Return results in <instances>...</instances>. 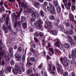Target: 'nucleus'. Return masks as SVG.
<instances>
[{
  "label": "nucleus",
  "instance_id": "nucleus-2",
  "mask_svg": "<svg viewBox=\"0 0 76 76\" xmlns=\"http://www.w3.org/2000/svg\"><path fill=\"white\" fill-rule=\"evenodd\" d=\"M72 51L71 56L72 60L71 61V64H73L75 61V60L76 57V48L74 49H72Z\"/></svg>",
  "mask_w": 76,
  "mask_h": 76
},
{
  "label": "nucleus",
  "instance_id": "nucleus-62",
  "mask_svg": "<svg viewBox=\"0 0 76 76\" xmlns=\"http://www.w3.org/2000/svg\"><path fill=\"white\" fill-rule=\"evenodd\" d=\"M15 58H18V57H19V55L17 53L15 54Z\"/></svg>",
  "mask_w": 76,
  "mask_h": 76
},
{
  "label": "nucleus",
  "instance_id": "nucleus-52",
  "mask_svg": "<svg viewBox=\"0 0 76 76\" xmlns=\"http://www.w3.org/2000/svg\"><path fill=\"white\" fill-rule=\"evenodd\" d=\"M65 24L66 26H67L68 27H69V26H70V23H69L68 22L65 23Z\"/></svg>",
  "mask_w": 76,
  "mask_h": 76
},
{
  "label": "nucleus",
  "instance_id": "nucleus-22",
  "mask_svg": "<svg viewBox=\"0 0 76 76\" xmlns=\"http://www.w3.org/2000/svg\"><path fill=\"white\" fill-rule=\"evenodd\" d=\"M51 32L52 34V35H57V31L56 30H53L51 31Z\"/></svg>",
  "mask_w": 76,
  "mask_h": 76
},
{
  "label": "nucleus",
  "instance_id": "nucleus-4",
  "mask_svg": "<svg viewBox=\"0 0 76 76\" xmlns=\"http://www.w3.org/2000/svg\"><path fill=\"white\" fill-rule=\"evenodd\" d=\"M15 69H12V72L14 73L15 75H17V72L19 74H21V71L20 70V67L18 66V63H16L15 66Z\"/></svg>",
  "mask_w": 76,
  "mask_h": 76
},
{
  "label": "nucleus",
  "instance_id": "nucleus-15",
  "mask_svg": "<svg viewBox=\"0 0 76 76\" xmlns=\"http://www.w3.org/2000/svg\"><path fill=\"white\" fill-rule=\"evenodd\" d=\"M49 55L50 56H52L54 54V49L53 48H50L49 49Z\"/></svg>",
  "mask_w": 76,
  "mask_h": 76
},
{
  "label": "nucleus",
  "instance_id": "nucleus-34",
  "mask_svg": "<svg viewBox=\"0 0 76 76\" xmlns=\"http://www.w3.org/2000/svg\"><path fill=\"white\" fill-rule=\"evenodd\" d=\"M49 19L50 20H55V18H54V16L53 15H50L48 17Z\"/></svg>",
  "mask_w": 76,
  "mask_h": 76
},
{
  "label": "nucleus",
  "instance_id": "nucleus-30",
  "mask_svg": "<svg viewBox=\"0 0 76 76\" xmlns=\"http://www.w3.org/2000/svg\"><path fill=\"white\" fill-rule=\"evenodd\" d=\"M64 47L66 48H70V45L67 43H65L64 45Z\"/></svg>",
  "mask_w": 76,
  "mask_h": 76
},
{
  "label": "nucleus",
  "instance_id": "nucleus-25",
  "mask_svg": "<svg viewBox=\"0 0 76 76\" xmlns=\"http://www.w3.org/2000/svg\"><path fill=\"white\" fill-rule=\"evenodd\" d=\"M10 20V19H9V17L8 16H7L6 18V21L4 23L5 25H7V26L8 25V22Z\"/></svg>",
  "mask_w": 76,
  "mask_h": 76
},
{
  "label": "nucleus",
  "instance_id": "nucleus-55",
  "mask_svg": "<svg viewBox=\"0 0 76 76\" xmlns=\"http://www.w3.org/2000/svg\"><path fill=\"white\" fill-rule=\"evenodd\" d=\"M10 63L11 65H14L15 64V61L13 60H12L10 61Z\"/></svg>",
  "mask_w": 76,
  "mask_h": 76
},
{
  "label": "nucleus",
  "instance_id": "nucleus-45",
  "mask_svg": "<svg viewBox=\"0 0 76 76\" xmlns=\"http://www.w3.org/2000/svg\"><path fill=\"white\" fill-rule=\"evenodd\" d=\"M1 10H2L3 11H4V10H5V9L4 8V7L3 6H1V8H0V12H1V13H2V12H1Z\"/></svg>",
  "mask_w": 76,
  "mask_h": 76
},
{
  "label": "nucleus",
  "instance_id": "nucleus-64",
  "mask_svg": "<svg viewBox=\"0 0 76 76\" xmlns=\"http://www.w3.org/2000/svg\"><path fill=\"white\" fill-rule=\"evenodd\" d=\"M33 28L30 27L29 28V31H30V32H33Z\"/></svg>",
  "mask_w": 76,
  "mask_h": 76
},
{
  "label": "nucleus",
  "instance_id": "nucleus-10",
  "mask_svg": "<svg viewBox=\"0 0 76 76\" xmlns=\"http://www.w3.org/2000/svg\"><path fill=\"white\" fill-rule=\"evenodd\" d=\"M18 2L19 6H20L21 5V7H24V9L26 8L27 6L26 5V4L24 3V2H23L22 4L20 2V0H16Z\"/></svg>",
  "mask_w": 76,
  "mask_h": 76
},
{
  "label": "nucleus",
  "instance_id": "nucleus-42",
  "mask_svg": "<svg viewBox=\"0 0 76 76\" xmlns=\"http://www.w3.org/2000/svg\"><path fill=\"white\" fill-rule=\"evenodd\" d=\"M26 24L25 23H23L22 25V27L24 29H25V28H26Z\"/></svg>",
  "mask_w": 76,
  "mask_h": 76
},
{
  "label": "nucleus",
  "instance_id": "nucleus-53",
  "mask_svg": "<svg viewBox=\"0 0 76 76\" xmlns=\"http://www.w3.org/2000/svg\"><path fill=\"white\" fill-rule=\"evenodd\" d=\"M21 20L22 22H24L25 20V18L23 16H22L21 17Z\"/></svg>",
  "mask_w": 76,
  "mask_h": 76
},
{
  "label": "nucleus",
  "instance_id": "nucleus-39",
  "mask_svg": "<svg viewBox=\"0 0 76 76\" xmlns=\"http://www.w3.org/2000/svg\"><path fill=\"white\" fill-rule=\"evenodd\" d=\"M31 65H32V64H31V62H27L26 64V66L27 67H29Z\"/></svg>",
  "mask_w": 76,
  "mask_h": 76
},
{
  "label": "nucleus",
  "instance_id": "nucleus-12",
  "mask_svg": "<svg viewBox=\"0 0 76 76\" xmlns=\"http://www.w3.org/2000/svg\"><path fill=\"white\" fill-rule=\"evenodd\" d=\"M56 40L57 41L54 43L55 45H56V47L59 48V47H60V45L61 44V42L60 40L58 39H56Z\"/></svg>",
  "mask_w": 76,
  "mask_h": 76
},
{
  "label": "nucleus",
  "instance_id": "nucleus-19",
  "mask_svg": "<svg viewBox=\"0 0 76 76\" xmlns=\"http://www.w3.org/2000/svg\"><path fill=\"white\" fill-rule=\"evenodd\" d=\"M8 29L9 31H11L12 28H11V27L10 26V25L8 26L7 27V29H5L4 30L5 33H7V32H8V30H7Z\"/></svg>",
  "mask_w": 76,
  "mask_h": 76
},
{
  "label": "nucleus",
  "instance_id": "nucleus-57",
  "mask_svg": "<svg viewBox=\"0 0 76 76\" xmlns=\"http://www.w3.org/2000/svg\"><path fill=\"white\" fill-rule=\"evenodd\" d=\"M20 70L21 74L22 73V72H24L25 71V68L23 67H22L21 68H20Z\"/></svg>",
  "mask_w": 76,
  "mask_h": 76
},
{
  "label": "nucleus",
  "instance_id": "nucleus-3",
  "mask_svg": "<svg viewBox=\"0 0 76 76\" xmlns=\"http://www.w3.org/2000/svg\"><path fill=\"white\" fill-rule=\"evenodd\" d=\"M51 64H48V72H50V74H52V75H55L56 74V72H55V71L56 70V66H53L52 68V70L53 71L51 70Z\"/></svg>",
  "mask_w": 76,
  "mask_h": 76
},
{
  "label": "nucleus",
  "instance_id": "nucleus-36",
  "mask_svg": "<svg viewBox=\"0 0 76 76\" xmlns=\"http://www.w3.org/2000/svg\"><path fill=\"white\" fill-rule=\"evenodd\" d=\"M56 67L57 68L58 67H61V65H60L59 63H58V62H56Z\"/></svg>",
  "mask_w": 76,
  "mask_h": 76
},
{
  "label": "nucleus",
  "instance_id": "nucleus-50",
  "mask_svg": "<svg viewBox=\"0 0 76 76\" xmlns=\"http://www.w3.org/2000/svg\"><path fill=\"white\" fill-rule=\"evenodd\" d=\"M16 31L15 30H12V33L13 35H15V34H16Z\"/></svg>",
  "mask_w": 76,
  "mask_h": 76
},
{
  "label": "nucleus",
  "instance_id": "nucleus-18",
  "mask_svg": "<svg viewBox=\"0 0 76 76\" xmlns=\"http://www.w3.org/2000/svg\"><path fill=\"white\" fill-rule=\"evenodd\" d=\"M35 25H36V28H37V27L39 29H41L42 27V25L38 23H35Z\"/></svg>",
  "mask_w": 76,
  "mask_h": 76
},
{
  "label": "nucleus",
  "instance_id": "nucleus-27",
  "mask_svg": "<svg viewBox=\"0 0 76 76\" xmlns=\"http://www.w3.org/2000/svg\"><path fill=\"white\" fill-rule=\"evenodd\" d=\"M59 28H60L62 32H65V31H66V30H65L64 28V26L62 25H60L59 26Z\"/></svg>",
  "mask_w": 76,
  "mask_h": 76
},
{
  "label": "nucleus",
  "instance_id": "nucleus-59",
  "mask_svg": "<svg viewBox=\"0 0 76 76\" xmlns=\"http://www.w3.org/2000/svg\"><path fill=\"white\" fill-rule=\"evenodd\" d=\"M41 7L43 9H44V10L46 9V7H45V6H44V5L43 4H42Z\"/></svg>",
  "mask_w": 76,
  "mask_h": 76
},
{
  "label": "nucleus",
  "instance_id": "nucleus-60",
  "mask_svg": "<svg viewBox=\"0 0 76 76\" xmlns=\"http://www.w3.org/2000/svg\"><path fill=\"white\" fill-rule=\"evenodd\" d=\"M25 60V55H23L22 56V61H24Z\"/></svg>",
  "mask_w": 76,
  "mask_h": 76
},
{
  "label": "nucleus",
  "instance_id": "nucleus-8",
  "mask_svg": "<svg viewBox=\"0 0 76 76\" xmlns=\"http://www.w3.org/2000/svg\"><path fill=\"white\" fill-rule=\"evenodd\" d=\"M30 45L31 46V48L30 49V51L32 52V53H36L37 51L35 49H33V48H35L36 46L35 44L34 43V41H31Z\"/></svg>",
  "mask_w": 76,
  "mask_h": 76
},
{
  "label": "nucleus",
  "instance_id": "nucleus-16",
  "mask_svg": "<svg viewBox=\"0 0 76 76\" xmlns=\"http://www.w3.org/2000/svg\"><path fill=\"white\" fill-rule=\"evenodd\" d=\"M46 24L49 27L50 29L51 30L53 29V24L50 21L46 22Z\"/></svg>",
  "mask_w": 76,
  "mask_h": 76
},
{
  "label": "nucleus",
  "instance_id": "nucleus-33",
  "mask_svg": "<svg viewBox=\"0 0 76 76\" xmlns=\"http://www.w3.org/2000/svg\"><path fill=\"white\" fill-rule=\"evenodd\" d=\"M63 60H64V61H67L69 63L70 62V60H69L68 59H67V57L66 56H64L63 57Z\"/></svg>",
  "mask_w": 76,
  "mask_h": 76
},
{
  "label": "nucleus",
  "instance_id": "nucleus-24",
  "mask_svg": "<svg viewBox=\"0 0 76 76\" xmlns=\"http://www.w3.org/2000/svg\"><path fill=\"white\" fill-rule=\"evenodd\" d=\"M69 18L71 20H73L74 19V16L72 14H70L69 15Z\"/></svg>",
  "mask_w": 76,
  "mask_h": 76
},
{
  "label": "nucleus",
  "instance_id": "nucleus-32",
  "mask_svg": "<svg viewBox=\"0 0 76 76\" xmlns=\"http://www.w3.org/2000/svg\"><path fill=\"white\" fill-rule=\"evenodd\" d=\"M69 42L70 43V44L72 45H75V44H76V42H75V41L74 40H71V41H69Z\"/></svg>",
  "mask_w": 76,
  "mask_h": 76
},
{
  "label": "nucleus",
  "instance_id": "nucleus-9",
  "mask_svg": "<svg viewBox=\"0 0 76 76\" xmlns=\"http://www.w3.org/2000/svg\"><path fill=\"white\" fill-rule=\"evenodd\" d=\"M60 61L61 62V63L62 64L64 67H66L69 66V64H70V62L69 63V62L64 61L63 62V59L62 57L60 58Z\"/></svg>",
  "mask_w": 76,
  "mask_h": 76
},
{
  "label": "nucleus",
  "instance_id": "nucleus-54",
  "mask_svg": "<svg viewBox=\"0 0 76 76\" xmlns=\"http://www.w3.org/2000/svg\"><path fill=\"white\" fill-rule=\"evenodd\" d=\"M67 38L68 39H69V41H72V37L69 36H68L67 37Z\"/></svg>",
  "mask_w": 76,
  "mask_h": 76
},
{
  "label": "nucleus",
  "instance_id": "nucleus-7",
  "mask_svg": "<svg viewBox=\"0 0 76 76\" xmlns=\"http://www.w3.org/2000/svg\"><path fill=\"white\" fill-rule=\"evenodd\" d=\"M23 23V22L21 21H19L17 22H15L14 25V29L16 30L17 31H19V26L22 25V23Z\"/></svg>",
  "mask_w": 76,
  "mask_h": 76
},
{
  "label": "nucleus",
  "instance_id": "nucleus-40",
  "mask_svg": "<svg viewBox=\"0 0 76 76\" xmlns=\"http://www.w3.org/2000/svg\"><path fill=\"white\" fill-rule=\"evenodd\" d=\"M34 36L35 37H38L39 36V33L36 32L34 34Z\"/></svg>",
  "mask_w": 76,
  "mask_h": 76
},
{
  "label": "nucleus",
  "instance_id": "nucleus-14",
  "mask_svg": "<svg viewBox=\"0 0 76 76\" xmlns=\"http://www.w3.org/2000/svg\"><path fill=\"white\" fill-rule=\"evenodd\" d=\"M41 74L44 76H47V74L46 73V70L44 68H43L40 72Z\"/></svg>",
  "mask_w": 76,
  "mask_h": 76
},
{
  "label": "nucleus",
  "instance_id": "nucleus-29",
  "mask_svg": "<svg viewBox=\"0 0 76 76\" xmlns=\"http://www.w3.org/2000/svg\"><path fill=\"white\" fill-rule=\"evenodd\" d=\"M39 14L42 17H44V12L42 10H41L40 11Z\"/></svg>",
  "mask_w": 76,
  "mask_h": 76
},
{
  "label": "nucleus",
  "instance_id": "nucleus-51",
  "mask_svg": "<svg viewBox=\"0 0 76 76\" xmlns=\"http://www.w3.org/2000/svg\"><path fill=\"white\" fill-rule=\"evenodd\" d=\"M18 58L17 60V61H21V60H22V56H21L19 55V57Z\"/></svg>",
  "mask_w": 76,
  "mask_h": 76
},
{
  "label": "nucleus",
  "instance_id": "nucleus-31",
  "mask_svg": "<svg viewBox=\"0 0 76 76\" xmlns=\"http://www.w3.org/2000/svg\"><path fill=\"white\" fill-rule=\"evenodd\" d=\"M9 57H10V56H9V54L8 55H7L5 57V58L6 61L7 62H9L10 61V58H9Z\"/></svg>",
  "mask_w": 76,
  "mask_h": 76
},
{
  "label": "nucleus",
  "instance_id": "nucleus-58",
  "mask_svg": "<svg viewBox=\"0 0 76 76\" xmlns=\"http://www.w3.org/2000/svg\"><path fill=\"white\" fill-rule=\"evenodd\" d=\"M43 56L45 57H46V52L45 51V50L44 49L43 50Z\"/></svg>",
  "mask_w": 76,
  "mask_h": 76
},
{
  "label": "nucleus",
  "instance_id": "nucleus-28",
  "mask_svg": "<svg viewBox=\"0 0 76 76\" xmlns=\"http://www.w3.org/2000/svg\"><path fill=\"white\" fill-rule=\"evenodd\" d=\"M56 11L58 13H60L61 12V7L60 6H58L56 8Z\"/></svg>",
  "mask_w": 76,
  "mask_h": 76
},
{
  "label": "nucleus",
  "instance_id": "nucleus-56",
  "mask_svg": "<svg viewBox=\"0 0 76 76\" xmlns=\"http://www.w3.org/2000/svg\"><path fill=\"white\" fill-rule=\"evenodd\" d=\"M76 9V7H75V6L73 5L71 7V9L72 11H73L74 10H75Z\"/></svg>",
  "mask_w": 76,
  "mask_h": 76
},
{
  "label": "nucleus",
  "instance_id": "nucleus-43",
  "mask_svg": "<svg viewBox=\"0 0 76 76\" xmlns=\"http://www.w3.org/2000/svg\"><path fill=\"white\" fill-rule=\"evenodd\" d=\"M30 60L32 62H35V58L34 57H31L30 58Z\"/></svg>",
  "mask_w": 76,
  "mask_h": 76
},
{
  "label": "nucleus",
  "instance_id": "nucleus-17",
  "mask_svg": "<svg viewBox=\"0 0 76 76\" xmlns=\"http://www.w3.org/2000/svg\"><path fill=\"white\" fill-rule=\"evenodd\" d=\"M9 50L10 52L9 56L10 57H12L13 56V48H9Z\"/></svg>",
  "mask_w": 76,
  "mask_h": 76
},
{
  "label": "nucleus",
  "instance_id": "nucleus-13",
  "mask_svg": "<svg viewBox=\"0 0 76 76\" xmlns=\"http://www.w3.org/2000/svg\"><path fill=\"white\" fill-rule=\"evenodd\" d=\"M61 67H59L57 68V70L58 74L62 75L63 73V69H61Z\"/></svg>",
  "mask_w": 76,
  "mask_h": 76
},
{
  "label": "nucleus",
  "instance_id": "nucleus-47",
  "mask_svg": "<svg viewBox=\"0 0 76 76\" xmlns=\"http://www.w3.org/2000/svg\"><path fill=\"white\" fill-rule=\"evenodd\" d=\"M60 20L59 19L57 18L56 20L55 23H56V24H58L60 23Z\"/></svg>",
  "mask_w": 76,
  "mask_h": 76
},
{
  "label": "nucleus",
  "instance_id": "nucleus-63",
  "mask_svg": "<svg viewBox=\"0 0 76 76\" xmlns=\"http://www.w3.org/2000/svg\"><path fill=\"white\" fill-rule=\"evenodd\" d=\"M50 58H51V57H50L49 56L47 55L46 56V59L48 61V60H50Z\"/></svg>",
  "mask_w": 76,
  "mask_h": 76
},
{
  "label": "nucleus",
  "instance_id": "nucleus-20",
  "mask_svg": "<svg viewBox=\"0 0 76 76\" xmlns=\"http://www.w3.org/2000/svg\"><path fill=\"white\" fill-rule=\"evenodd\" d=\"M34 6L36 8H39V6H41V4L38 2L36 1L34 3Z\"/></svg>",
  "mask_w": 76,
  "mask_h": 76
},
{
  "label": "nucleus",
  "instance_id": "nucleus-21",
  "mask_svg": "<svg viewBox=\"0 0 76 76\" xmlns=\"http://www.w3.org/2000/svg\"><path fill=\"white\" fill-rule=\"evenodd\" d=\"M27 12L29 13H32L34 12V9L33 8H30L27 9Z\"/></svg>",
  "mask_w": 76,
  "mask_h": 76
},
{
  "label": "nucleus",
  "instance_id": "nucleus-5",
  "mask_svg": "<svg viewBox=\"0 0 76 76\" xmlns=\"http://www.w3.org/2000/svg\"><path fill=\"white\" fill-rule=\"evenodd\" d=\"M6 54V51L4 50H3L1 52H0V65H4L5 64L4 61L2 60V63L1 62V59H2V56H4Z\"/></svg>",
  "mask_w": 76,
  "mask_h": 76
},
{
  "label": "nucleus",
  "instance_id": "nucleus-61",
  "mask_svg": "<svg viewBox=\"0 0 76 76\" xmlns=\"http://www.w3.org/2000/svg\"><path fill=\"white\" fill-rule=\"evenodd\" d=\"M71 74L72 76H76V74H75V71L72 72Z\"/></svg>",
  "mask_w": 76,
  "mask_h": 76
},
{
  "label": "nucleus",
  "instance_id": "nucleus-11",
  "mask_svg": "<svg viewBox=\"0 0 76 76\" xmlns=\"http://www.w3.org/2000/svg\"><path fill=\"white\" fill-rule=\"evenodd\" d=\"M31 16L35 19H38L39 17V13L37 12H33L31 14Z\"/></svg>",
  "mask_w": 76,
  "mask_h": 76
},
{
  "label": "nucleus",
  "instance_id": "nucleus-44",
  "mask_svg": "<svg viewBox=\"0 0 76 76\" xmlns=\"http://www.w3.org/2000/svg\"><path fill=\"white\" fill-rule=\"evenodd\" d=\"M12 68H13V67H11L10 66H9L7 68V70L8 72H11V69H12Z\"/></svg>",
  "mask_w": 76,
  "mask_h": 76
},
{
  "label": "nucleus",
  "instance_id": "nucleus-35",
  "mask_svg": "<svg viewBox=\"0 0 76 76\" xmlns=\"http://www.w3.org/2000/svg\"><path fill=\"white\" fill-rule=\"evenodd\" d=\"M38 21V22H36V23H39L40 24H43V21L41 19H39Z\"/></svg>",
  "mask_w": 76,
  "mask_h": 76
},
{
  "label": "nucleus",
  "instance_id": "nucleus-26",
  "mask_svg": "<svg viewBox=\"0 0 76 76\" xmlns=\"http://www.w3.org/2000/svg\"><path fill=\"white\" fill-rule=\"evenodd\" d=\"M20 12L18 14V18H19L20 17V14L22 13V10H23V9L22 8L20 7Z\"/></svg>",
  "mask_w": 76,
  "mask_h": 76
},
{
  "label": "nucleus",
  "instance_id": "nucleus-6",
  "mask_svg": "<svg viewBox=\"0 0 76 76\" xmlns=\"http://www.w3.org/2000/svg\"><path fill=\"white\" fill-rule=\"evenodd\" d=\"M63 1L66 10L68 11L70 10V7L71 6V3L69 2L67 3V0H63Z\"/></svg>",
  "mask_w": 76,
  "mask_h": 76
},
{
  "label": "nucleus",
  "instance_id": "nucleus-48",
  "mask_svg": "<svg viewBox=\"0 0 76 76\" xmlns=\"http://www.w3.org/2000/svg\"><path fill=\"white\" fill-rule=\"evenodd\" d=\"M76 26H75L74 27L73 25L71 24L70 29H71L72 30H73L74 29H75V27L76 28Z\"/></svg>",
  "mask_w": 76,
  "mask_h": 76
},
{
  "label": "nucleus",
  "instance_id": "nucleus-46",
  "mask_svg": "<svg viewBox=\"0 0 76 76\" xmlns=\"http://www.w3.org/2000/svg\"><path fill=\"white\" fill-rule=\"evenodd\" d=\"M68 33L69 35H73L74 34V32L72 30H71L69 31V32Z\"/></svg>",
  "mask_w": 76,
  "mask_h": 76
},
{
  "label": "nucleus",
  "instance_id": "nucleus-1",
  "mask_svg": "<svg viewBox=\"0 0 76 76\" xmlns=\"http://www.w3.org/2000/svg\"><path fill=\"white\" fill-rule=\"evenodd\" d=\"M50 7L48 6L47 7V9L49 12H50V13L51 15H56V9L54 7L53 5L51 4H50Z\"/></svg>",
  "mask_w": 76,
  "mask_h": 76
},
{
  "label": "nucleus",
  "instance_id": "nucleus-37",
  "mask_svg": "<svg viewBox=\"0 0 76 76\" xmlns=\"http://www.w3.org/2000/svg\"><path fill=\"white\" fill-rule=\"evenodd\" d=\"M32 72V69H28L27 72V75H29V74H31V73Z\"/></svg>",
  "mask_w": 76,
  "mask_h": 76
},
{
  "label": "nucleus",
  "instance_id": "nucleus-38",
  "mask_svg": "<svg viewBox=\"0 0 76 76\" xmlns=\"http://www.w3.org/2000/svg\"><path fill=\"white\" fill-rule=\"evenodd\" d=\"M54 4L56 7H57L58 6V1L54 0Z\"/></svg>",
  "mask_w": 76,
  "mask_h": 76
},
{
  "label": "nucleus",
  "instance_id": "nucleus-23",
  "mask_svg": "<svg viewBox=\"0 0 76 76\" xmlns=\"http://www.w3.org/2000/svg\"><path fill=\"white\" fill-rule=\"evenodd\" d=\"M4 46L3 44H2V41L0 40V51L2 50L3 48H4Z\"/></svg>",
  "mask_w": 76,
  "mask_h": 76
},
{
  "label": "nucleus",
  "instance_id": "nucleus-41",
  "mask_svg": "<svg viewBox=\"0 0 76 76\" xmlns=\"http://www.w3.org/2000/svg\"><path fill=\"white\" fill-rule=\"evenodd\" d=\"M22 48L21 47H19L17 49V52L18 53H20V52H21L22 51Z\"/></svg>",
  "mask_w": 76,
  "mask_h": 76
},
{
  "label": "nucleus",
  "instance_id": "nucleus-49",
  "mask_svg": "<svg viewBox=\"0 0 76 76\" xmlns=\"http://www.w3.org/2000/svg\"><path fill=\"white\" fill-rule=\"evenodd\" d=\"M68 72H65L63 73V76H68Z\"/></svg>",
  "mask_w": 76,
  "mask_h": 76
}]
</instances>
